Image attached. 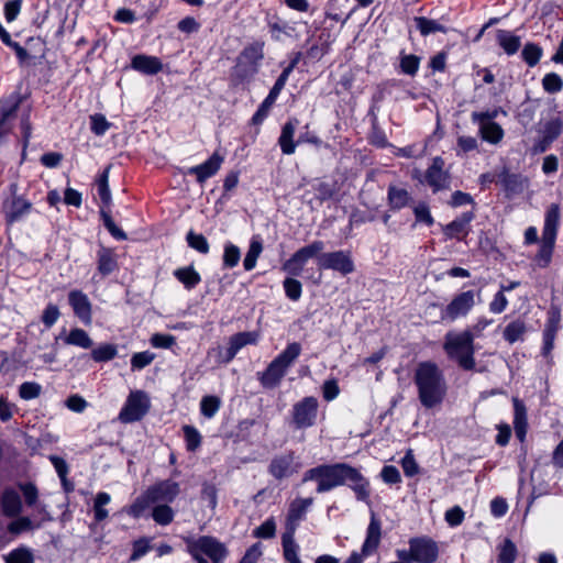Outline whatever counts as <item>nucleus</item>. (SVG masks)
<instances>
[{
  "label": "nucleus",
  "mask_w": 563,
  "mask_h": 563,
  "mask_svg": "<svg viewBox=\"0 0 563 563\" xmlns=\"http://www.w3.org/2000/svg\"><path fill=\"white\" fill-rule=\"evenodd\" d=\"M317 482V493L322 494L335 487L347 485L358 500L368 503L369 482L362 473L347 463L321 464L305 472L302 482Z\"/></svg>",
  "instance_id": "f257e3e1"
},
{
  "label": "nucleus",
  "mask_w": 563,
  "mask_h": 563,
  "mask_svg": "<svg viewBox=\"0 0 563 563\" xmlns=\"http://www.w3.org/2000/svg\"><path fill=\"white\" fill-rule=\"evenodd\" d=\"M420 404L431 409L442 404L448 386L443 371L432 361L420 362L413 375Z\"/></svg>",
  "instance_id": "f03ea898"
},
{
  "label": "nucleus",
  "mask_w": 563,
  "mask_h": 563,
  "mask_svg": "<svg viewBox=\"0 0 563 563\" xmlns=\"http://www.w3.org/2000/svg\"><path fill=\"white\" fill-rule=\"evenodd\" d=\"M443 349L448 356L456 361L461 368L465 371L474 369V333L471 330H464L460 333L448 332L444 338Z\"/></svg>",
  "instance_id": "7ed1b4c3"
},
{
  "label": "nucleus",
  "mask_w": 563,
  "mask_h": 563,
  "mask_svg": "<svg viewBox=\"0 0 563 563\" xmlns=\"http://www.w3.org/2000/svg\"><path fill=\"white\" fill-rule=\"evenodd\" d=\"M301 353V345L298 342L289 343L262 373H257L258 380L265 388L277 387L288 368L295 363Z\"/></svg>",
  "instance_id": "20e7f679"
},
{
  "label": "nucleus",
  "mask_w": 563,
  "mask_h": 563,
  "mask_svg": "<svg viewBox=\"0 0 563 563\" xmlns=\"http://www.w3.org/2000/svg\"><path fill=\"white\" fill-rule=\"evenodd\" d=\"M409 549L397 550V558L405 563H434L439 556L438 543L427 537H415L408 541Z\"/></svg>",
  "instance_id": "39448f33"
},
{
  "label": "nucleus",
  "mask_w": 563,
  "mask_h": 563,
  "mask_svg": "<svg viewBox=\"0 0 563 563\" xmlns=\"http://www.w3.org/2000/svg\"><path fill=\"white\" fill-rule=\"evenodd\" d=\"M187 550L197 563H209L203 555L212 563H221L227 556L225 547L212 537H200L197 540L187 542Z\"/></svg>",
  "instance_id": "423d86ee"
},
{
  "label": "nucleus",
  "mask_w": 563,
  "mask_h": 563,
  "mask_svg": "<svg viewBox=\"0 0 563 563\" xmlns=\"http://www.w3.org/2000/svg\"><path fill=\"white\" fill-rule=\"evenodd\" d=\"M18 184L9 186V196L3 200L2 212L7 224L22 221L33 209L31 201L18 194Z\"/></svg>",
  "instance_id": "0eeeda50"
},
{
  "label": "nucleus",
  "mask_w": 563,
  "mask_h": 563,
  "mask_svg": "<svg viewBox=\"0 0 563 563\" xmlns=\"http://www.w3.org/2000/svg\"><path fill=\"white\" fill-rule=\"evenodd\" d=\"M264 58V43L254 42L244 47L241 52L234 67L235 75L245 80L253 77L257 71L262 59Z\"/></svg>",
  "instance_id": "6e6552de"
},
{
  "label": "nucleus",
  "mask_w": 563,
  "mask_h": 563,
  "mask_svg": "<svg viewBox=\"0 0 563 563\" xmlns=\"http://www.w3.org/2000/svg\"><path fill=\"white\" fill-rule=\"evenodd\" d=\"M325 244L321 240H314L298 249L282 266V269L289 276H300L305 265L311 258H317L324 250Z\"/></svg>",
  "instance_id": "1a4fd4ad"
},
{
  "label": "nucleus",
  "mask_w": 563,
  "mask_h": 563,
  "mask_svg": "<svg viewBox=\"0 0 563 563\" xmlns=\"http://www.w3.org/2000/svg\"><path fill=\"white\" fill-rule=\"evenodd\" d=\"M319 401L313 396L303 397L294 404L291 409V423L295 429L302 430L317 423Z\"/></svg>",
  "instance_id": "9d476101"
},
{
  "label": "nucleus",
  "mask_w": 563,
  "mask_h": 563,
  "mask_svg": "<svg viewBox=\"0 0 563 563\" xmlns=\"http://www.w3.org/2000/svg\"><path fill=\"white\" fill-rule=\"evenodd\" d=\"M475 292L473 290L456 294L452 300L442 309L441 320L454 322L460 318H465L476 305Z\"/></svg>",
  "instance_id": "9b49d317"
},
{
  "label": "nucleus",
  "mask_w": 563,
  "mask_h": 563,
  "mask_svg": "<svg viewBox=\"0 0 563 563\" xmlns=\"http://www.w3.org/2000/svg\"><path fill=\"white\" fill-rule=\"evenodd\" d=\"M23 101L24 96L19 92H14L0 101V145L4 143L7 136L12 132L18 110Z\"/></svg>",
  "instance_id": "f8f14e48"
},
{
  "label": "nucleus",
  "mask_w": 563,
  "mask_h": 563,
  "mask_svg": "<svg viewBox=\"0 0 563 563\" xmlns=\"http://www.w3.org/2000/svg\"><path fill=\"white\" fill-rule=\"evenodd\" d=\"M150 409V400L142 390L131 391L119 413L122 423H131L141 420Z\"/></svg>",
  "instance_id": "ddd939ff"
},
{
  "label": "nucleus",
  "mask_w": 563,
  "mask_h": 563,
  "mask_svg": "<svg viewBox=\"0 0 563 563\" xmlns=\"http://www.w3.org/2000/svg\"><path fill=\"white\" fill-rule=\"evenodd\" d=\"M497 115L496 109L472 113V121L478 124L482 139L490 144H497L504 137L503 128L494 122Z\"/></svg>",
  "instance_id": "4468645a"
},
{
  "label": "nucleus",
  "mask_w": 563,
  "mask_h": 563,
  "mask_svg": "<svg viewBox=\"0 0 563 563\" xmlns=\"http://www.w3.org/2000/svg\"><path fill=\"white\" fill-rule=\"evenodd\" d=\"M320 269H332L342 275H349L355 271V265L349 251H334L318 256Z\"/></svg>",
  "instance_id": "2eb2a0df"
},
{
  "label": "nucleus",
  "mask_w": 563,
  "mask_h": 563,
  "mask_svg": "<svg viewBox=\"0 0 563 563\" xmlns=\"http://www.w3.org/2000/svg\"><path fill=\"white\" fill-rule=\"evenodd\" d=\"M444 161L442 157L437 156L432 159V164L426 170L423 176L424 179H421L417 176L419 181H426L432 189L433 192H438L441 190H445L450 188L451 177L448 172L443 169Z\"/></svg>",
  "instance_id": "dca6fc26"
},
{
  "label": "nucleus",
  "mask_w": 563,
  "mask_h": 563,
  "mask_svg": "<svg viewBox=\"0 0 563 563\" xmlns=\"http://www.w3.org/2000/svg\"><path fill=\"white\" fill-rule=\"evenodd\" d=\"M295 459L292 451L275 455L268 465V473L277 481L290 477L298 471Z\"/></svg>",
  "instance_id": "f3484780"
},
{
  "label": "nucleus",
  "mask_w": 563,
  "mask_h": 563,
  "mask_svg": "<svg viewBox=\"0 0 563 563\" xmlns=\"http://www.w3.org/2000/svg\"><path fill=\"white\" fill-rule=\"evenodd\" d=\"M68 302L73 308L75 316L85 324H90L92 321L91 302L88 296L81 290H71L68 294Z\"/></svg>",
  "instance_id": "a211bd4d"
},
{
  "label": "nucleus",
  "mask_w": 563,
  "mask_h": 563,
  "mask_svg": "<svg viewBox=\"0 0 563 563\" xmlns=\"http://www.w3.org/2000/svg\"><path fill=\"white\" fill-rule=\"evenodd\" d=\"M179 485L176 482L166 479L147 488L148 496L156 503H172L179 494Z\"/></svg>",
  "instance_id": "6ab92c4d"
},
{
  "label": "nucleus",
  "mask_w": 563,
  "mask_h": 563,
  "mask_svg": "<svg viewBox=\"0 0 563 563\" xmlns=\"http://www.w3.org/2000/svg\"><path fill=\"white\" fill-rule=\"evenodd\" d=\"M223 163V157L218 153H213L205 163L188 168V175H195L199 184H203L207 179L214 176Z\"/></svg>",
  "instance_id": "aec40b11"
},
{
  "label": "nucleus",
  "mask_w": 563,
  "mask_h": 563,
  "mask_svg": "<svg viewBox=\"0 0 563 563\" xmlns=\"http://www.w3.org/2000/svg\"><path fill=\"white\" fill-rule=\"evenodd\" d=\"M0 507L3 516L8 518L18 517L23 509L19 492L13 487H5L0 497Z\"/></svg>",
  "instance_id": "412c9836"
},
{
  "label": "nucleus",
  "mask_w": 563,
  "mask_h": 563,
  "mask_svg": "<svg viewBox=\"0 0 563 563\" xmlns=\"http://www.w3.org/2000/svg\"><path fill=\"white\" fill-rule=\"evenodd\" d=\"M475 218L473 211L462 213L459 218L450 222L443 228V233L446 239H461L468 233V225Z\"/></svg>",
  "instance_id": "4be33fe9"
},
{
  "label": "nucleus",
  "mask_w": 563,
  "mask_h": 563,
  "mask_svg": "<svg viewBox=\"0 0 563 563\" xmlns=\"http://www.w3.org/2000/svg\"><path fill=\"white\" fill-rule=\"evenodd\" d=\"M514 405V429L517 439L520 442L526 440L527 430H528V418H527V408L522 400L518 398L512 399Z\"/></svg>",
  "instance_id": "5701e85b"
},
{
  "label": "nucleus",
  "mask_w": 563,
  "mask_h": 563,
  "mask_svg": "<svg viewBox=\"0 0 563 563\" xmlns=\"http://www.w3.org/2000/svg\"><path fill=\"white\" fill-rule=\"evenodd\" d=\"M131 67L145 75H156L163 69V64L156 56L139 54L132 58Z\"/></svg>",
  "instance_id": "b1692460"
},
{
  "label": "nucleus",
  "mask_w": 563,
  "mask_h": 563,
  "mask_svg": "<svg viewBox=\"0 0 563 563\" xmlns=\"http://www.w3.org/2000/svg\"><path fill=\"white\" fill-rule=\"evenodd\" d=\"M97 269L101 276H108L118 269L117 254L112 249L101 246L97 252Z\"/></svg>",
  "instance_id": "393cba45"
},
{
  "label": "nucleus",
  "mask_w": 563,
  "mask_h": 563,
  "mask_svg": "<svg viewBox=\"0 0 563 563\" xmlns=\"http://www.w3.org/2000/svg\"><path fill=\"white\" fill-rule=\"evenodd\" d=\"M298 124V120H289L287 121L283 128L282 133L278 137V144L283 154L291 155L296 151L297 142H295L294 136L296 132V126Z\"/></svg>",
  "instance_id": "a878e982"
},
{
  "label": "nucleus",
  "mask_w": 563,
  "mask_h": 563,
  "mask_svg": "<svg viewBox=\"0 0 563 563\" xmlns=\"http://www.w3.org/2000/svg\"><path fill=\"white\" fill-rule=\"evenodd\" d=\"M560 219V206L552 203L545 211L542 235L556 239Z\"/></svg>",
  "instance_id": "bb28decb"
},
{
  "label": "nucleus",
  "mask_w": 563,
  "mask_h": 563,
  "mask_svg": "<svg viewBox=\"0 0 563 563\" xmlns=\"http://www.w3.org/2000/svg\"><path fill=\"white\" fill-rule=\"evenodd\" d=\"M380 540V522L372 516L371 522L367 527L366 539L362 545V552L364 555H369L376 550Z\"/></svg>",
  "instance_id": "cd10ccee"
},
{
  "label": "nucleus",
  "mask_w": 563,
  "mask_h": 563,
  "mask_svg": "<svg viewBox=\"0 0 563 563\" xmlns=\"http://www.w3.org/2000/svg\"><path fill=\"white\" fill-rule=\"evenodd\" d=\"M496 41L507 55L516 54L521 46V38L507 30H498Z\"/></svg>",
  "instance_id": "c85d7f7f"
},
{
  "label": "nucleus",
  "mask_w": 563,
  "mask_h": 563,
  "mask_svg": "<svg viewBox=\"0 0 563 563\" xmlns=\"http://www.w3.org/2000/svg\"><path fill=\"white\" fill-rule=\"evenodd\" d=\"M174 276L188 290L194 289L201 282L200 274L191 265L177 268L174 272Z\"/></svg>",
  "instance_id": "c756f323"
},
{
  "label": "nucleus",
  "mask_w": 563,
  "mask_h": 563,
  "mask_svg": "<svg viewBox=\"0 0 563 563\" xmlns=\"http://www.w3.org/2000/svg\"><path fill=\"white\" fill-rule=\"evenodd\" d=\"M413 22L416 29L420 32L422 36H428L430 34L441 32L448 33L449 29L443 24L439 23L437 20L428 19L426 16H415Z\"/></svg>",
  "instance_id": "7c9ffc66"
},
{
  "label": "nucleus",
  "mask_w": 563,
  "mask_h": 563,
  "mask_svg": "<svg viewBox=\"0 0 563 563\" xmlns=\"http://www.w3.org/2000/svg\"><path fill=\"white\" fill-rule=\"evenodd\" d=\"M411 196L405 188L397 186L388 187V203L391 209L399 210L409 205Z\"/></svg>",
  "instance_id": "2f4dec72"
},
{
  "label": "nucleus",
  "mask_w": 563,
  "mask_h": 563,
  "mask_svg": "<svg viewBox=\"0 0 563 563\" xmlns=\"http://www.w3.org/2000/svg\"><path fill=\"white\" fill-rule=\"evenodd\" d=\"M555 240L549 236H541L540 247L536 255V261L540 267H547L552 258V253L555 245Z\"/></svg>",
  "instance_id": "473e14b6"
},
{
  "label": "nucleus",
  "mask_w": 563,
  "mask_h": 563,
  "mask_svg": "<svg viewBox=\"0 0 563 563\" xmlns=\"http://www.w3.org/2000/svg\"><path fill=\"white\" fill-rule=\"evenodd\" d=\"M64 342L67 345H74L85 350L90 349L93 345L92 339L84 329L80 328L71 329L68 335L65 336Z\"/></svg>",
  "instance_id": "72a5a7b5"
},
{
  "label": "nucleus",
  "mask_w": 563,
  "mask_h": 563,
  "mask_svg": "<svg viewBox=\"0 0 563 563\" xmlns=\"http://www.w3.org/2000/svg\"><path fill=\"white\" fill-rule=\"evenodd\" d=\"M18 487L27 507H35L38 512H45V506L37 503L38 489L33 483H19Z\"/></svg>",
  "instance_id": "f704fd0d"
},
{
  "label": "nucleus",
  "mask_w": 563,
  "mask_h": 563,
  "mask_svg": "<svg viewBox=\"0 0 563 563\" xmlns=\"http://www.w3.org/2000/svg\"><path fill=\"white\" fill-rule=\"evenodd\" d=\"M500 183L508 196L518 195L525 188V179L516 174L504 173L500 176Z\"/></svg>",
  "instance_id": "c9c22d12"
},
{
  "label": "nucleus",
  "mask_w": 563,
  "mask_h": 563,
  "mask_svg": "<svg viewBox=\"0 0 563 563\" xmlns=\"http://www.w3.org/2000/svg\"><path fill=\"white\" fill-rule=\"evenodd\" d=\"M263 251V243L260 236H253L243 261L244 269L250 272L256 266L257 258Z\"/></svg>",
  "instance_id": "e433bc0d"
},
{
  "label": "nucleus",
  "mask_w": 563,
  "mask_h": 563,
  "mask_svg": "<svg viewBox=\"0 0 563 563\" xmlns=\"http://www.w3.org/2000/svg\"><path fill=\"white\" fill-rule=\"evenodd\" d=\"M313 499L312 498H297L295 499L288 511L287 520L288 522L296 523L299 521L303 515L306 514L307 509L312 505Z\"/></svg>",
  "instance_id": "4c0bfd02"
},
{
  "label": "nucleus",
  "mask_w": 563,
  "mask_h": 563,
  "mask_svg": "<svg viewBox=\"0 0 563 563\" xmlns=\"http://www.w3.org/2000/svg\"><path fill=\"white\" fill-rule=\"evenodd\" d=\"M118 355L115 344L104 343L91 350L90 356L97 363H106L112 361Z\"/></svg>",
  "instance_id": "58836bf2"
},
{
  "label": "nucleus",
  "mask_w": 563,
  "mask_h": 563,
  "mask_svg": "<svg viewBox=\"0 0 563 563\" xmlns=\"http://www.w3.org/2000/svg\"><path fill=\"white\" fill-rule=\"evenodd\" d=\"M527 331L525 321L517 319L508 323L504 330V339L510 344L522 340Z\"/></svg>",
  "instance_id": "ea45409f"
},
{
  "label": "nucleus",
  "mask_w": 563,
  "mask_h": 563,
  "mask_svg": "<svg viewBox=\"0 0 563 563\" xmlns=\"http://www.w3.org/2000/svg\"><path fill=\"white\" fill-rule=\"evenodd\" d=\"M111 165L107 166L104 170L99 175L97 180L98 195L102 201L103 207H109L112 201L111 191L109 188V173Z\"/></svg>",
  "instance_id": "a19ab883"
},
{
  "label": "nucleus",
  "mask_w": 563,
  "mask_h": 563,
  "mask_svg": "<svg viewBox=\"0 0 563 563\" xmlns=\"http://www.w3.org/2000/svg\"><path fill=\"white\" fill-rule=\"evenodd\" d=\"M258 340L256 332H239L232 335L229 340L230 347L239 352L242 347L249 344H255Z\"/></svg>",
  "instance_id": "79ce46f5"
},
{
  "label": "nucleus",
  "mask_w": 563,
  "mask_h": 563,
  "mask_svg": "<svg viewBox=\"0 0 563 563\" xmlns=\"http://www.w3.org/2000/svg\"><path fill=\"white\" fill-rule=\"evenodd\" d=\"M111 501V496L106 492H100L97 494L93 503V515L95 520L97 522L103 521L106 518H108L109 512L104 508Z\"/></svg>",
  "instance_id": "37998d69"
},
{
  "label": "nucleus",
  "mask_w": 563,
  "mask_h": 563,
  "mask_svg": "<svg viewBox=\"0 0 563 563\" xmlns=\"http://www.w3.org/2000/svg\"><path fill=\"white\" fill-rule=\"evenodd\" d=\"M543 49L536 43H527L521 52V57L529 67H534L541 59Z\"/></svg>",
  "instance_id": "c03bdc74"
},
{
  "label": "nucleus",
  "mask_w": 563,
  "mask_h": 563,
  "mask_svg": "<svg viewBox=\"0 0 563 563\" xmlns=\"http://www.w3.org/2000/svg\"><path fill=\"white\" fill-rule=\"evenodd\" d=\"M268 27L272 34V38L276 42H280L283 40L282 35L291 37L295 31V29L290 26L287 22L280 21L279 19L269 22Z\"/></svg>",
  "instance_id": "a18cd8bd"
},
{
  "label": "nucleus",
  "mask_w": 563,
  "mask_h": 563,
  "mask_svg": "<svg viewBox=\"0 0 563 563\" xmlns=\"http://www.w3.org/2000/svg\"><path fill=\"white\" fill-rule=\"evenodd\" d=\"M100 217L102 219L103 225L114 239L119 241L126 240V233L114 223L110 212L106 210V207H101Z\"/></svg>",
  "instance_id": "49530a36"
},
{
  "label": "nucleus",
  "mask_w": 563,
  "mask_h": 563,
  "mask_svg": "<svg viewBox=\"0 0 563 563\" xmlns=\"http://www.w3.org/2000/svg\"><path fill=\"white\" fill-rule=\"evenodd\" d=\"M151 497L148 496L147 489L139 496L132 505L126 509L128 515L132 516L133 518H140L145 509L150 507V505L154 504Z\"/></svg>",
  "instance_id": "de8ad7c7"
},
{
  "label": "nucleus",
  "mask_w": 563,
  "mask_h": 563,
  "mask_svg": "<svg viewBox=\"0 0 563 563\" xmlns=\"http://www.w3.org/2000/svg\"><path fill=\"white\" fill-rule=\"evenodd\" d=\"M284 558L289 563H302L298 556V547L292 540L291 533L283 536Z\"/></svg>",
  "instance_id": "09e8293b"
},
{
  "label": "nucleus",
  "mask_w": 563,
  "mask_h": 563,
  "mask_svg": "<svg viewBox=\"0 0 563 563\" xmlns=\"http://www.w3.org/2000/svg\"><path fill=\"white\" fill-rule=\"evenodd\" d=\"M174 510L166 504L155 506L152 511L153 520L161 526L169 525L174 520Z\"/></svg>",
  "instance_id": "8fccbe9b"
},
{
  "label": "nucleus",
  "mask_w": 563,
  "mask_h": 563,
  "mask_svg": "<svg viewBox=\"0 0 563 563\" xmlns=\"http://www.w3.org/2000/svg\"><path fill=\"white\" fill-rule=\"evenodd\" d=\"M5 563H34V555L26 547L12 550L5 558Z\"/></svg>",
  "instance_id": "3c124183"
},
{
  "label": "nucleus",
  "mask_w": 563,
  "mask_h": 563,
  "mask_svg": "<svg viewBox=\"0 0 563 563\" xmlns=\"http://www.w3.org/2000/svg\"><path fill=\"white\" fill-rule=\"evenodd\" d=\"M31 107L29 106L24 109L21 121L20 129L22 133V144H23V155L25 154L26 147L29 146L31 136H32V123H31Z\"/></svg>",
  "instance_id": "603ef678"
},
{
  "label": "nucleus",
  "mask_w": 563,
  "mask_h": 563,
  "mask_svg": "<svg viewBox=\"0 0 563 563\" xmlns=\"http://www.w3.org/2000/svg\"><path fill=\"white\" fill-rule=\"evenodd\" d=\"M542 88L548 93H559L563 89V79L556 73L545 74L542 78Z\"/></svg>",
  "instance_id": "864d4df0"
},
{
  "label": "nucleus",
  "mask_w": 563,
  "mask_h": 563,
  "mask_svg": "<svg viewBox=\"0 0 563 563\" xmlns=\"http://www.w3.org/2000/svg\"><path fill=\"white\" fill-rule=\"evenodd\" d=\"M186 241L191 249L201 254H207L210 250L209 243L205 235L201 233H196L192 230L187 233Z\"/></svg>",
  "instance_id": "5fc2aeb1"
},
{
  "label": "nucleus",
  "mask_w": 563,
  "mask_h": 563,
  "mask_svg": "<svg viewBox=\"0 0 563 563\" xmlns=\"http://www.w3.org/2000/svg\"><path fill=\"white\" fill-rule=\"evenodd\" d=\"M183 432L186 441V449L189 452H195L201 444V434L195 427L189 424L183 427Z\"/></svg>",
  "instance_id": "6e6d98bb"
},
{
  "label": "nucleus",
  "mask_w": 563,
  "mask_h": 563,
  "mask_svg": "<svg viewBox=\"0 0 563 563\" xmlns=\"http://www.w3.org/2000/svg\"><path fill=\"white\" fill-rule=\"evenodd\" d=\"M221 401L217 396H205L200 401L201 415L206 418H213L220 409Z\"/></svg>",
  "instance_id": "4d7b16f0"
},
{
  "label": "nucleus",
  "mask_w": 563,
  "mask_h": 563,
  "mask_svg": "<svg viewBox=\"0 0 563 563\" xmlns=\"http://www.w3.org/2000/svg\"><path fill=\"white\" fill-rule=\"evenodd\" d=\"M42 385L36 382H24L19 386V396L23 400H32L42 394Z\"/></svg>",
  "instance_id": "13d9d810"
},
{
  "label": "nucleus",
  "mask_w": 563,
  "mask_h": 563,
  "mask_svg": "<svg viewBox=\"0 0 563 563\" xmlns=\"http://www.w3.org/2000/svg\"><path fill=\"white\" fill-rule=\"evenodd\" d=\"M420 66V57L413 54H401L400 56V69L404 74L415 76Z\"/></svg>",
  "instance_id": "bf43d9fd"
},
{
  "label": "nucleus",
  "mask_w": 563,
  "mask_h": 563,
  "mask_svg": "<svg viewBox=\"0 0 563 563\" xmlns=\"http://www.w3.org/2000/svg\"><path fill=\"white\" fill-rule=\"evenodd\" d=\"M562 130H563V122L561 121V119L555 118V119L548 121L544 124V126L542 129V135L548 141L553 143L561 135Z\"/></svg>",
  "instance_id": "052dcab7"
},
{
  "label": "nucleus",
  "mask_w": 563,
  "mask_h": 563,
  "mask_svg": "<svg viewBox=\"0 0 563 563\" xmlns=\"http://www.w3.org/2000/svg\"><path fill=\"white\" fill-rule=\"evenodd\" d=\"M283 287L288 299L291 301H298L302 294L301 283L292 277H287L283 282Z\"/></svg>",
  "instance_id": "680f3d73"
},
{
  "label": "nucleus",
  "mask_w": 563,
  "mask_h": 563,
  "mask_svg": "<svg viewBox=\"0 0 563 563\" xmlns=\"http://www.w3.org/2000/svg\"><path fill=\"white\" fill-rule=\"evenodd\" d=\"M240 257V249L232 243H227L223 253V265L228 268H233L239 264Z\"/></svg>",
  "instance_id": "e2e57ef3"
},
{
  "label": "nucleus",
  "mask_w": 563,
  "mask_h": 563,
  "mask_svg": "<svg viewBox=\"0 0 563 563\" xmlns=\"http://www.w3.org/2000/svg\"><path fill=\"white\" fill-rule=\"evenodd\" d=\"M517 556V548L515 543L506 539L500 547L498 563H514Z\"/></svg>",
  "instance_id": "0e129e2a"
},
{
  "label": "nucleus",
  "mask_w": 563,
  "mask_h": 563,
  "mask_svg": "<svg viewBox=\"0 0 563 563\" xmlns=\"http://www.w3.org/2000/svg\"><path fill=\"white\" fill-rule=\"evenodd\" d=\"M276 99L277 98H275L268 93V96L261 103V106L258 107L256 112L253 114V117H252L253 124H256V125L261 124L266 119V117L268 115V112H269L272 106L274 104V102L276 101Z\"/></svg>",
  "instance_id": "69168bd1"
},
{
  "label": "nucleus",
  "mask_w": 563,
  "mask_h": 563,
  "mask_svg": "<svg viewBox=\"0 0 563 563\" xmlns=\"http://www.w3.org/2000/svg\"><path fill=\"white\" fill-rule=\"evenodd\" d=\"M276 533V523L273 518L266 519L261 526L253 531V536L260 539H272Z\"/></svg>",
  "instance_id": "338daca9"
},
{
  "label": "nucleus",
  "mask_w": 563,
  "mask_h": 563,
  "mask_svg": "<svg viewBox=\"0 0 563 563\" xmlns=\"http://www.w3.org/2000/svg\"><path fill=\"white\" fill-rule=\"evenodd\" d=\"M155 358V354L150 351L137 352L131 357L132 369H143Z\"/></svg>",
  "instance_id": "774afa93"
}]
</instances>
